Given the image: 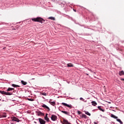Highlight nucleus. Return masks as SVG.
I'll return each instance as SVG.
<instances>
[{
    "label": "nucleus",
    "mask_w": 124,
    "mask_h": 124,
    "mask_svg": "<svg viewBox=\"0 0 124 124\" xmlns=\"http://www.w3.org/2000/svg\"><path fill=\"white\" fill-rule=\"evenodd\" d=\"M110 124H115V122H110Z\"/></svg>",
    "instance_id": "30"
},
{
    "label": "nucleus",
    "mask_w": 124,
    "mask_h": 124,
    "mask_svg": "<svg viewBox=\"0 0 124 124\" xmlns=\"http://www.w3.org/2000/svg\"><path fill=\"white\" fill-rule=\"evenodd\" d=\"M41 110L42 109V108H40Z\"/></svg>",
    "instance_id": "44"
},
{
    "label": "nucleus",
    "mask_w": 124,
    "mask_h": 124,
    "mask_svg": "<svg viewBox=\"0 0 124 124\" xmlns=\"http://www.w3.org/2000/svg\"><path fill=\"white\" fill-rule=\"evenodd\" d=\"M122 43H124V41H121Z\"/></svg>",
    "instance_id": "36"
},
{
    "label": "nucleus",
    "mask_w": 124,
    "mask_h": 124,
    "mask_svg": "<svg viewBox=\"0 0 124 124\" xmlns=\"http://www.w3.org/2000/svg\"><path fill=\"white\" fill-rule=\"evenodd\" d=\"M91 103L93 106H96V105H97V103L95 101H93Z\"/></svg>",
    "instance_id": "14"
},
{
    "label": "nucleus",
    "mask_w": 124,
    "mask_h": 124,
    "mask_svg": "<svg viewBox=\"0 0 124 124\" xmlns=\"http://www.w3.org/2000/svg\"><path fill=\"white\" fill-rule=\"evenodd\" d=\"M108 103H109V104H110V103H111V102H108Z\"/></svg>",
    "instance_id": "43"
},
{
    "label": "nucleus",
    "mask_w": 124,
    "mask_h": 124,
    "mask_svg": "<svg viewBox=\"0 0 124 124\" xmlns=\"http://www.w3.org/2000/svg\"><path fill=\"white\" fill-rule=\"evenodd\" d=\"M79 99L80 100H82V101H84V102H87V100L85 101V99H84L82 97H80Z\"/></svg>",
    "instance_id": "26"
},
{
    "label": "nucleus",
    "mask_w": 124,
    "mask_h": 124,
    "mask_svg": "<svg viewBox=\"0 0 124 124\" xmlns=\"http://www.w3.org/2000/svg\"><path fill=\"white\" fill-rule=\"evenodd\" d=\"M89 70L90 71H91V69H89Z\"/></svg>",
    "instance_id": "40"
},
{
    "label": "nucleus",
    "mask_w": 124,
    "mask_h": 124,
    "mask_svg": "<svg viewBox=\"0 0 124 124\" xmlns=\"http://www.w3.org/2000/svg\"><path fill=\"white\" fill-rule=\"evenodd\" d=\"M98 109L100 111H101L102 112H105V109L104 108H102V107L101 106H98L97 107Z\"/></svg>",
    "instance_id": "11"
},
{
    "label": "nucleus",
    "mask_w": 124,
    "mask_h": 124,
    "mask_svg": "<svg viewBox=\"0 0 124 124\" xmlns=\"http://www.w3.org/2000/svg\"><path fill=\"white\" fill-rule=\"evenodd\" d=\"M38 121L40 124H46V121L43 120L42 118H38Z\"/></svg>",
    "instance_id": "6"
},
{
    "label": "nucleus",
    "mask_w": 124,
    "mask_h": 124,
    "mask_svg": "<svg viewBox=\"0 0 124 124\" xmlns=\"http://www.w3.org/2000/svg\"><path fill=\"white\" fill-rule=\"evenodd\" d=\"M45 120L47 122V123H49V122H50V119L48 117L45 118Z\"/></svg>",
    "instance_id": "24"
},
{
    "label": "nucleus",
    "mask_w": 124,
    "mask_h": 124,
    "mask_svg": "<svg viewBox=\"0 0 124 124\" xmlns=\"http://www.w3.org/2000/svg\"><path fill=\"white\" fill-rule=\"evenodd\" d=\"M11 86L13 87V88H20V86L18 85H16L15 84H12Z\"/></svg>",
    "instance_id": "12"
},
{
    "label": "nucleus",
    "mask_w": 124,
    "mask_h": 124,
    "mask_svg": "<svg viewBox=\"0 0 124 124\" xmlns=\"http://www.w3.org/2000/svg\"><path fill=\"white\" fill-rule=\"evenodd\" d=\"M111 118H113V119H118V117L116 116L115 115L111 114L110 115Z\"/></svg>",
    "instance_id": "19"
},
{
    "label": "nucleus",
    "mask_w": 124,
    "mask_h": 124,
    "mask_svg": "<svg viewBox=\"0 0 124 124\" xmlns=\"http://www.w3.org/2000/svg\"><path fill=\"white\" fill-rule=\"evenodd\" d=\"M85 74H86V75H89V74H87V73H85Z\"/></svg>",
    "instance_id": "38"
},
{
    "label": "nucleus",
    "mask_w": 124,
    "mask_h": 124,
    "mask_svg": "<svg viewBox=\"0 0 124 124\" xmlns=\"http://www.w3.org/2000/svg\"><path fill=\"white\" fill-rule=\"evenodd\" d=\"M51 120L53 122H55V121H57L58 120V117L56 116V115L52 114L51 117Z\"/></svg>",
    "instance_id": "3"
},
{
    "label": "nucleus",
    "mask_w": 124,
    "mask_h": 124,
    "mask_svg": "<svg viewBox=\"0 0 124 124\" xmlns=\"http://www.w3.org/2000/svg\"><path fill=\"white\" fill-rule=\"evenodd\" d=\"M67 65L68 67H73V64L72 63H68Z\"/></svg>",
    "instance_id": "20"
},
{
    "label": "nucleus",
    "mask_w": 124,
    "mask_h": 124,
    "mask_svg": "<svg viewBox=\"0 0 124 124\" xmlns=\"http://www.w3.org/2000/svg\"><path fill=\"white\" fill-rule=\"evenodd\" d=\"M42 98H43L44 99H45V98H44V97H42Z\"/></svg>",
    "instance_id": "39"
},
{
    "label": "nucleus",
    "mask_w": 124,
    "mask_h": 124,
    "mask_svg": "<svg viewBox=\"0 0 124 124\" xmlns=\"http://www.w3.org/2000/svg\"><path fill=\"white\" fill-rule=\"evenodd\" d=\"M92 15L93 17H95V16H94L93 14H92Z\"/></svg>",
    "instance_id": "34"
},
{
    "label": "nucleus",
    "mask_w": 124,
    "mask_h": 124,
    "mask_svg": "<svg viewBox=\"0 0 124 124\" xmlns=\"http://www.w3.org/2000/svg\"><path fill=\"white\" fill-rule=\"evenodd\" d=\"M116 121H117V122H118L119 123H120V124H123V123L122 122V121L121 120V119H116Z\"/></svg>",
    "instance_id": "22"
},
{
    "label": "nucleus",
    "mask_w": 124,
    "mask_h": 124,
    "mask_svg": "<svg viewBox=\"0 0 124 124\" xmlns=\"http://www.w3.org/2000/svg\"><path fill=\"white\" fill-rule=\"evenodd\" d=\"M41 94H42V95H45V96H46V95H47V93H44V92H42L41 93Z\"/></svg>",
    "instance_id": "23"
},
{
    "label": "nucleus",
    "mask_w": 124,
    "mask_h": 124,
    "mask_svg": "<svg viewBox=\"0 0 124 124\" xmlns=\"http://www.w3.org/2000/svg\"><path fill=\"white\" fill-rule=\"evenodd\" d=\"M37 114L38 115V116H44L45 114H44V113L40 111H38L37 112Z\"/></svg>",
    "instance_id": "9"
},
{
    "label": "nucleus",
    "mask_w": 124,
    "mask_h": 124,
    "mask_svg": "<svg viewBox=\"0 0 124 124\" xmlns=\"http://www.w3.org/2000/svg\"><path fill=\"white\" fill-rule=\"evenodd\" d=\"M48 19H49L50 20H53V21H55V20H56V19L53 16H50L48 17Z\"/></svg>",
    "instance_id": "21"
},
{
    "label": "nucleus",
    "mask_w": 124,
    "mask_h": 124,
    "mask_svg": "<svg viewBox=\"0 0 124 124\" xmlns=\"http://www.w3.org/2000/svg\"><path fill=\"white\" fill-rule=\"evenodd\" d=\"M121 81H124V78H121Z\"/></svg>",
    "instance_id": "31"
},
{
    "label": "nucleus",
    "mask_w": 124,
    "mask_h": 124,
    "mask_svg": "<svg viewBox=\"0 0 124 124\" xmlns=\"http://www.w3.org/2000/svg\"><path fill=\"white\" fill-rule=\"evenodd\" d=\"M81 119H87V116L85 114H82V115L81 116Z\"/></svg>",
    "instance_id": "15"
},
{
    "label": "nucleus",
    "mask_w": 124,
    "mask_h": 124,
    "mask_svg": "<svg viewBox=\"0 0 124 124\" xmlns=\"http://www.w3.org/2000/svg\"><path fill=\"white\" fill-rule=\"evenodd\" d=\"M61 112L62 113H63V114H65V115H67V116H70V115H69L70 114V112H69L64 110H62Z\"/></svg>",
    "instance_id": "10"
},
{
    "label": "nucleus",
    "mask_w": 124,
    "mask_h": 124,
    "mask_svg": "<svg viewBox=\"0 0 124 124\" xmlns=\"http://www.w3.org/2000/svg\"><path fill=\"white\" fill-rule=\"evenodd\" d=\"M78 115H81V114H82V112H81V111H78Z\"/></svg>",
    "instance_id": "29"
},
{
    "label": "nucleus",
    "mask_w": 124,
    "mask_h": 124,
    "mask_svg": "<svg viewBox=\"0 0 124 124\" xmlns=\"http://www.w3.org/2000/svg\"><path fill=\"white\" fill-rule=\"evenodd\" d=\"M11 119L13 122H16L17 123H19V122H20V120L15 116H13V117H11Z\"/></svg>",
    "instance_id": "4"
},
{
    "label": "nucleus",
    "mask_w": 124,
    "mask_h": 124,
    "mask_svg": "<svg viewBox=\"0 0 124 124\" xmlns=\"http://www.w3.org/2000/svg\"><path fill=\"white\" fill-rule=\"evenodd\" d=\"M21 84L23 85L24 86H26L27 84H28V82L24 81V80H21Z\"/></svg>",
    "instance_id": "18"
},
{
    "label": "nucleus",
    "mask_w": 124,
    "mask_h": 124,
    "mask_svg": "<svg viewBox=\"0 0 124 124\" xmlns=\"http://www.w3.org/2000/svg\"><path fill=\"white\" fill-rule=\"evenodd\" d=\"M13 30H16V29H14Z\"/></svg>",
    "instance_id": "42"
},
{
    "label": "nucleus",
    "mask_w": 124,
    "mask_h": 124,
    "mask_svg": "<svg viewBox=\"0 0 124 124\" xmlns=\"http://www.w3.org/2000/svg\"><path fill=\"white\" fill-rule=\"evenodd\" d=\"M62 122H63V123H62V124H71V123L68 122V120H66L65 119H63Z\"/></svg>",
    "instance_id": "8"
},
{
    "label": "nucleus",
    "mask_w": 124,
    "mask_h": 124,
    "mask_svg": "<svg viewBox=\"0 0 124 124\" xmlns=\"http://www.w3.org/2000/svg\"><path fill=\"white\" fill-rule=\"evenodd\" d=\"M101 117H102V115H101Z\"/></svg>",
    "instance_id": "45"
},
{
    "label": "nucleus",
    "mask_w": 124,
    "mask_h": 124,
    "mask_svg": "<svg viewBox=\"0 0 124 124\" xmlns=\"http://www.w3.org/2000/svg\"><path fill=\"white\" fill-rule=\"evenodd\" d=\"M6 47H3V49L4 50V49H6Z\"/></svg>",
    "instance_id": "35"
},
{
    "label": "nucleus",
    "mask_w": 124,
    "mask_h": 124,
    "mask_svg": "<svg viewBox=\"0 0 124 124\" xmlns=\"http://www.w3.org/2000/svg\"><path fill=\"white\" fill-rule=\"evenodd\" d=\"M27 99H28V100H29V101H34V99L28 98Z\"/></svg>",
    "instance_id": "27"
},
{
    "label": "nucleus",
    "mask_w": 124,
    "mask_h": 124,
    "mask_svg": "<svg viewBox=\"0 0 124 124\" xmlns=\"http://www.w3.org/2000/svg\"><path fill=\"white\" fill-rule=\"evenodd\" d=\"M49 103H50L51 105H52V106H55V104H56V102H55V101L51 102V99H50Z\"/></svg>",
    "instance_id": "13"
},
{
    "label": "nucleus",
    "mask_w": 124,
    "mask_h": 124,
    "mask_svg": "<svg viewBox=\"0 0 124 124\" xmlns=\"http://www.w3.org/2000/svg\"><path fill=\"white\" fill-rule=\"evenodd\" d=\"M42 107L44 108V109H46L48 112L50 111V108H49L48 106H47V105L44 104H43Z\"/></svg>",
    "instance_id": "7"
},
{
    "label": "nucleus",
    "mask_w": 124,
    "mask_h": 124,
    "mask_svg": "<svg viewBox=\"0 0 124 124\" xmlns=\"http://www.w3.org/2000/svg\"><path fill=\"white\" fill-rule=\"evenodd\" d=\"M11 124H14V123H11Z\"/></svg>",
    "instance_id": "41"
},
{
    "label": "nucleus",
    "mask_w": 124,
    "mask_h": 124,
    "mask_svg": "<svg viewBox=\"0 0 124 124\" xmlns=\"http://www.w3.org/2000/svg\"><path fill=\"white\" fill-rule=\"evenodd\" d=\"M33 22H38V23H40L41 24H43V23H45V20L41 17H37L36 18H32L31 19Z\"/></svg>",
    "instance_id": "1"
},
{
    "label": "nucleus",
    "mask_w": 124,
    "mask_h": 124,
    "mask_svg": "<svg viewBox=\"0 0 124 124\" xmlns=\"http://www.w3.org/2000/svg\"><path fill=\"white\" fill-rule=\"evenodd\" d=\"M97 110H98V109H93V111H97Z\"/></svg>",
    "instance_id": "32"
},
{
    "label": "nucleus",
    "mask_w": 124,
    "mask_h": 124,
    "mask_svg": "<svg viewBox=\"0 0 124 124\" xmlns=\"http://www.w3.org/2000/svg\"><path fill=\"white\" fill-rule=\"evenodd\" d=\"M6 91L7 92H11V91H14V88L9 87Z\"/></svg>",
    "instance_id": "17"
},
{
    "label": "nucleus",
    "mask_w": 124,
    "mask_h": 124,
    "mask_svg": "<svg viewBox=\"0 0 124 124\" xmlns=\"http://www.w3.org/2000/svg\"><path fill=\"white\" fill-rule=\"evenodd\" d=\"M0 93L3 95L4 94L5 95H12V94H13L10 92H6L4 91H0Z\"/></svg>",
    "instance_id": "2"
},
{
    "label": "nucleus",
    "mask_w": 124,
    "mask_h": 124,
    "mask_svg": "<svg viewBox=\"0 0 124 124\" xmlns=\"http://www.w3.org/2000/svg\"><path fill=\"white\" fill-rule=\"evenodd\" d=\"M48 118V114H47V113H46V116H45V117H44V119H46V118Z\"/></svg>",
    "instance_id": "28"
},
{
    "label": "nucleus",
    "mask_w": 124,
    "mask_h": 124,
    "mask_svg": "<svg viewBox=\"0 0 124 124\" xmlns=\"http://www.w3.org/2000/svg\"><path fill=\"white\" fill-rule=\"evenodd\" d=\"M73 11H74L75 12H77L76 9H73Z\"/></svg>",
    "instance_id": "33"
},
{
    "label": "nucleus",
    "mask_w": 124,
    "mask_h": 124,
    "mask_svg": "<svg viewBox=\"0 0 124 124\" xmlns=\"http://www.w3.org/2000/svg\"><path fill=\"white\" fill-rule=\"evenodd\" d=\"M119 75H120V76H123V75H124V71L123 70L120 71L119 72Z\"/></svg>",
    "instance_id": "16"
},
{
    "label": "nucleus",
    "mask_w": 124,
    "mask_h": 124,
    "mask_svg": "<svg viewBox=\"0 0 124 124\" xmlns=\"http://www.w3.org/2000/svg\"><path fill=\"white\" fill-rule=\"evenodd\" d=\"M62 105H63L65 107H68V108H72V105L67 104L65 103H62Z\"/></svg>",
    "instance_id": "5"
},
{
    "label": "nucleus",
    "mask_w": 124,
    "mask_h": 124,
    "mask_svg": "<svg viewBox=\"0 0 124 124\" xmlns=\"http://www.w3.org/2000/svg\"><path fill=\"white\" fill-rule=\"evenodd\" d=\"M86 115H88V116H91V113L89 112V111H85Z\"/></svg>",
    "instance_id": "25"
},
{
    "label": "nucleus",
    "mask_w": 124,
    "mask_h": 124,
    "mask_svg": "<svg viewBox=\"0 0 124 124\" xmlns=\"http://www.w3.org/2000/svg\"><path fill=\"white\" fill-rule=\"evenodd\" d=\"M94 124H97V123H96V122H94Z\"/></svg>",
    "instance_id": "37"
}]
</instances>
